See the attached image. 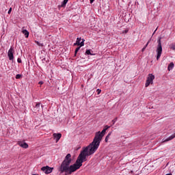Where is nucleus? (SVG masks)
Returning <instances> with one entry per match:
<instances>
[{
	"label": "nucleus",
	"instance_id": "nucleus-1",
	"mask_svg": "<svg viewBox=\"0 0 175 175\" xmlns=\"http://www.w3.org/2000/svg\"><path fill=\"white\" fill-rule=\"evenodd\" d=\"M95 152H96V150L88 145L81 152L75 163L71 165L72 154L68 153L59 167L58 171L60 172V173H65V175H70L72 173H75L76 170H79V169L83 166V162L87 161V157L93 155Z\"/></svg>",
	"mask_w": 175,
	"mask_h": 175
},
{
	"label": "nucleus",
	"instance_id": "nucleus-2",
	"mask_svg": "<svg viewBox=\"0 0 175 175\" xmlns=\"http://www.w3.org/2000/svg\"><path fill=\"white\" fill-rule=\"evenodd\" d=\"M105 133H106V129H103L101 132H96L93 141L89 144L90 146L95 149L96 151L98 148H99V146H100V142H102V139L103 138V136H105Z\"/></svg>",
	"mask_w": 175,
	"mask_h": 175
},
{
	"label": "nucleus",
	"instance_id": "nucleus-3",
	"mask_svg": "<svg viewBox=\"0 0 175 175\" xmlns=\"http://www.w3.org/2000/svg\"><path fill=\"white\" fill-rule=\"evenodd\" d=\"M157 60L158 61L159 59V58H161V55H162V44L161 42V38H159L157 40Z\"/></svg>",
	"mask_w": 175,
	"mask_h": 175
},
{
	"label": "nucleus",
	"instance_id": "nucleus-4",
	"mask_svg": "<svg viewBox=\"0 0 175 175\" xmlns=\"http://www.w3.org/2000/svg\"><path fill=\"white\" fill-rule=\"evenodd\" d=\"M154 79H155V76L154 75L149 74L146 79L145 87H148V85H150V84H152Z\"/></svg>",
	"mask_w": 175,
	"mask_h": 175
},
{
	"label": "nucleus",
	"instance_id": "nucleus-5",
	"mask_svg": "<svg viewBox=\"0 0 175 175\" xmlns=\"http://www.w3.org/2000/svg\"><path fill=\"white\" fill-rule=\"evenodd\" d=\"M54 170V167H51L49 165L42 167L41 168V170L45 173V174H50V173L53 172V170Z\"/></svg>",
	"mask_w": 175,
	"mask_h": 175
},
{
	"label": "nucleus",
	"instance_id": "nucleus-6",
	"mask_svg": "<svg viewBox=\"0 0 175 175\" xmlns=\"http://www.w3.org/2000/svg\"><path fill=\"white\" fill-rule=\"evenodd\" d=\"M13 53H14V49L12 48V46H11L8 53V56L9 57L10 61H13L14 59Z\"/></svg>",
	"mask_w": 175,
	"mask_h": 175
},
{
	"label": "nucleus",
	"instance_id": "nucleus-7",
	"mask_svg": "<svg viewBox=\"0 0 175 175\" xmlns=\"http://www.w3.org/2000/svg\"><path fill=\"white\" fill-rule=\"evenodd\" d=\"M18 144L22 148H28L29 146L28 144H27L25 142L23 141H18Z\"/></svg>",
	"mask_w": 175,
	"mask_h": 175
},
{
	"label": "nucleus",
	"instance_id": "nucleus-8",
	"mask_svg": "<svg viewBox=\"0 0 175 175\" xmlns=\"http://www.w3.org/2000/svg\"><path fill=\"white\" fill-rule=\"evenodd\" d=\"M53 137L56 139V143H58L59 142V139L62 137V134L61 133H53Z\"/></svg>",
	"mask_w": 175,
	"mask_h": 175
},
{
	"label": "nucleus",
	"instance_id": "nucleus-9",
	"mask_svg": "<svg viewBox=\"0 0 175 175\" xmlns=\"http://www.w3.org/2000/svg\"><path fill=\"white\" fill-rule=\"evenodd\" d=\"M175 137V133L174 134H172V135H170L169 137H167V139H163V143H165V142H170V140H173V139H174Z\"/></svg>",
	"mask_w": 175,
	"mask_h": 175
},
{
	"label": "nucleus",
	"instance_id": "nucleus-10",
	"mask_svg": "<svg viewBox=\"0 0 175 175\" xmlns=\"http://www.w3.org/2000/svg\"><path fill=\"white\" fill-rule=\"evenodd\" d=\"M76 42L80 46V47H83V46H84V43L81 42V38H77Z\"/></svg>",
	"mask_w": 175,
	"mask_h": 175
},
{
	"label": "nucleus",
	"instance_id": "nucleus-11",
	"mask_svg": "<svg viewBox=\"0 0 175 175\" xmlns=\"http://www.w3.org/2000/svg\"><path fill=\"white\" fill-rule=\"evenodd\" d=\"M173 68H174V63L171 62V63H170V64L167 66V70H169V72H170V70H172Z\"/></svg>",
	"mask_w": 175,
	"mask_h": 175
},
{
	"label": "nucleus",
	"instance_id": "nucleus-12",
	"mask_svg": "<svg viewBox=\"0 0 175 175\" xmlns=\"http://www.w3.org/2000/svg\"><path fill=\"white\" fill-rule=\"evenodd\" d=\"M22 33L25 35V38H28L29 36V31H28L27 29L23 30Z\"/></svg>",
	"mask_w": 175,
	"mask_h": 175
},
{
	"label": "nucleus",
	"instance_id": "nucleus-13",
	"mask_svg": "<svg viewBox=\"0 0 175 175\" xmlns=\"http://www.w3.org/2000/svg\"><path fill=\"white\" fill-rule=\"evenodd\" d=\"M69 0H64L60 5V8H65Z\"/></svg>",
	"mask_w": 175,
	"mask_h": 175
},
{
	"label": "nucleus",
	"instance_id": "nucleus-14",
	"mask_svg": "<svg viewBox=\"0 0 175 175\" xmlns=\"http://www.w3.org/2000/svg\"><path fill=\"white\" fill-rule=\"evenodd\" d=\"M110 136H111V132L109 133L108 135L106 136L105 139V143H107V142H109V139L110 138Z\"/></svg>",
	"mask_w": 175,
	"mask_h": 175
},
{
	"label": "nucleus",
	"instance_id": "nucleus-15",
	"mask_svg": "<svg viewBox=\"0 0 175 175\" xmlns=\"http://www.w3.org/2000/svg\"><path fill=\"white\" fill-rule=\"evenodd\" d=\"M85 54V55H92V53H91V49H87Z\"/></svg>",
	"mask_w": 175,
	"mask_h": 175
},
{
	"label": "nucleus",
	"instance_id": "nucleus-16",
	"mask_svg": "<svg viewBox=\"0 0 175 175\" xmlns=\"http://www.w3.org/2000/svg\"><path fill=\"white\" fill-rule=\"evenodd\" d=\"M35 109H37L38 111H39V109H40V103H36L34 106Z\"/></svg>",
	"mask_w": 175,
	"mask_h": 175
},
{
	"label": "nucleus",
	"instance_id": "nucleus-17",
	"mask_svg": "<svg viewBox=\"0 0 175 175\" xmlns=\"http://www.w3.org/2000/svg\"><path fill=\"white\" fill-rule=\"evenodd\" d=\"M150 43V41H148L146 44L143 47V49H142V53L146 50V49H147V46H148V44Z\"/></svg>",
	"mask_w": 175,
	"mask_h": 175
},
{
	"label": "nucleus",
	"instance_id": "nucleus-18",
	"mask_svg": "<svg viewBox=\"0 0 175 175\" xmlns=\"http://www.w3.org/2000/svg\"><path fill=\"white\" fill-rule=\"evenodd\" d=\"M81 46H79L77 47L76 49H75V57H76V55H77V53L79 52V50H80Z\"/></svg>",
	"mask_w": 175,
	"mask_h": 175
},
{
	"label": "nucleus",
	"instance_id": "nucleus-19",
	"mask_svg": "<svg viewBox=\"0 0 175 175\" xmlns=\"http://www.w3.org/2000/svg\"><path fill=\"white\" fill-rule=\"evenodd\" d=\"M170 48L171 49V50H175V44H171L170 45Z\"/></svg>",
	"mask_w": 175,
	"mask_h": 175
},
{
	"label": "nucleus",
	"instance_id": "nucleus-20",
	"mask_svg": "<svg viewBox=\"0 0 175 175\" xmlns=\"http://www.w3.org/2000/svg\"><path fill=\"white\" fill-rule=\"evenodd\" d=\"M21 77H23L22 75L18 74L16 75V79H21Z\"/></svg>",
	"mask_w": 175,
	"mask_h": 175
},
{
	"label": "nucleus",
	"instance_id": "nucleus-21",
	"mask_svg": "<svg viewBox=\"0 0 175 175\" xmlns=\"http://www.w3.org/2000/svg\"><path fill=\"white\" fill-rule=\"evenodd\" d=\"M117 118H115L113 120H112V125H114V124H116V122H117Z\"/></svg>",
	"mask_w": 175,
	"mask_h": 175
},
{
	"label": "nucleus",
	"instance_id": "nucleus-22",
	"mask_svg": "<svg viewBox=\"0 0 175 175\" xmlns=\"http://www.w3.org/2000/svg\"><path fill=\"white\" fill-rule=\"evenodd\" d=\"M127 32H129V29H126L122 32V33H126Z\"/></svg>",
	"mask_w": 175,
	"mask_h": 175
},
{
	"label": "nucleus",
	"instance_id": "nucleus-23",
	"mask_svg": "<svg viewBox=\"0 0 175 175\" xmlns=\"http://www.w3.org/2000/svg\"><path fill=\"white\" fill-rule=\"evenodd\" d=\"M17 62H18V64H21V62H23V61L21 60V58L18 57V58L17 59Z\"/></svg>",
	"mask_w": 175,
	"mask_h": 175
},
{
	"label": "nucleus",
	"instance_id": "nucleus-24",
	"mask_svg": "<svg viewBox=\"0 0 175 175\" xmlns=\"http://www.w3.org/2000/svg\"><path fill=\"white\" fill-rule=\"evenodd\" d=\"M96 92H97L98 95H99V94H100V92H102V90L100 89H97Z\"/></svg>",
	"mask_w": 175,
	"mask_h": 175
},
{
	"label": "nucleus",
	"instance_id": "nucleus-25",
	"mask_svg": "<svg viewBox=\"0 0 175 175\" xmlns=\"http://www.w3.org/2000/svg\"><path fill=\"white\" fill-rule=\"evenodd\" d=\"M36 43L38 46H43V44H40L38 41H36Z\"/></svg>",
	"mask_w": 175,
	"mask_h": 175
},
{
	"label": "nucleus",
	"instance_id": "nucleus-26",
	"mask_svg": "<svg viewBox=\"0 0 175 175\" xmlns=\"http://www.w3.org/2000/svg\"><path fill=\"white\" fill-rule=\"evenodd\" d=\"M109 128H110V126H107L106 125L104 128V129H105V131H107V129H109Z\"/></svg>",
	"mask_w": 175,
	"mask_h": 175
},
{
	"label": "nucleus",
	"instance_id": "nucleus-27",
	"mask_svg": "<svg viewBox=\"0 0 175 175\" xmlns=\"http://www.w3.org/2000/svg\"><path fill=\"white\" fill-rule=\"evenodd\" d=\"M12 13V8H10L8 10V14H10Z\"/></svg>",
	"mask_w": 175,
	"mask_h": 175
},
{
	"label": "nucleus",
	"instance_id": "nucleus-28",
	"mask_svg": "<svg viewBox=\"0 0 175 175\" xmlns=\"http://www.w3.org/2000/svg\"><path fill=\"white\" fill-rule=\"evenodd\" d=\"M43 83H44L43 81H40L38 82V84H40V85H42L43 84Z\"/></svg>",
	"mask_w": 175,
	"mask_h": 175
},
{
	"label": "nucleus",
	"instance_id": "nucleus-29",
	"mask_svg": "<svg viewBox=\"0 0 175 175\" xmlns=\"http://www.w3.org/2000/svg\"><path fill=\"white\" fill-rule=\"evenodd\" d=\"M74 46H80L77 42L74 43Z\"/></svg>",
	"mask_w": 175,
	"mask_h": 175
},
{
	"label": "nucleus",
	"instance_id": "nucleus-30",
	"mask_svg": "<svg viewBox=\"0 0 175 175\" xmlns=\"http://www.w3.org/2000/svg\"><path fill=\"white\" fill-rule=\"evenodd\" d=\"M94 1L95 0H90V3H94Z\"/></svg>",
	"mask_w": 175,
	"mask_h": 175
},
{
	"label": "nucleus",
	"instance_id": "nucleus-31",
	"mask_svg": "<svg viewBox=\"0 0 175 175\" xmlns=\"http://www.w3.org/2000/svg\"><path fill=\"white\" fill-rule=\"evenodd\" d=\"M84 42H85V40H84V38H83L82 42H81V43H84Z\"/></svg>",
	"mask_w": 175,
	"mask_h": 175
},
{
	"label": "nucleus",
	"instance_id": "nucleus-32",
	"mask_svg": "<svg viewBox=\"0 0 175 175\" xmlns=\"http://www.w3.org/2000/svg\"><path fill=\"white\" fill-rule=\"evenodd\" d=\"M166 175H172V173H170V174H167Z\"/></svg>",
	"mask_w": 175,
	"mask_h": 175
}]
</instances>
